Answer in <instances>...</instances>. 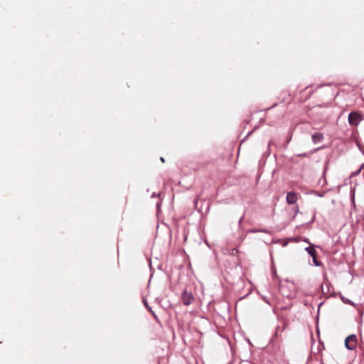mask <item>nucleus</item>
Segmentation results:
<instances>
[{
    "label": "nucleus",
    "mask_w": 364,
    "mask_h": 364,
    "mask_svg": "<svg viewBox=\"0 0 364 364\" xmlns=\"http://www.w3.org/2000/svg\"><path fill=\"white\" fill-rule=\"evenodd\" d=\"M181 301L186 306H188L193 303L195 297L193 293L189 287H186L181 295Z\"/></svg>",
    "instance_id": "f257e3e1"
},
{
    "label": "nucleus",
    "mask_w": 364,
    "mask_h": 364,
    "mask_svg": "<svg viewBox=\"0 0 364 364\" xmlns=\"http://www.w3.org/2000/svg\"><path fill=\"white\" fill-rule=\"evenodd\" d=\"M362 119V115L356 112H350L348 115V122L351 126H358Z\"/></svg>",
    "instance_id": "f03ea898"
},
{
    "label": "nucleus",
    "mask_w": 364,
    "mask_h": 364,
    "mask_svg": "<svg viewBox=\"0 0 364 364\" xmlns=\"http://www.w3.org/2000/svg\"><path fill=\"white\" fill-rule=\"evenodd\" d=\"M345 346L348 350H354L357 346V337L355 335L348 336L345 341Z\"/></svg>",
    "instance_id": "7ed1b4c3"
},
{
    "label": "nucleus",
    "mask_w": 364,
    "mask_h": 364,
    "mask_svg": "<svg viewBox=\"0 0 364 364\" xmlns=\"http://www.w3.org/2000/svg\"><path fill=\"white\" fill-rule=\"evenodd\" d=\"M298 196L295 192H289L287 195V202L289 204H294L297 201Z\"/></svg>",
    "instance_id": "20e7f679"
},
{
    "label": "nucleus",
    "mask_w": 364,
    "mask_h": 364,
    "mask_svg": "<svg viewBox=\"0 0 364 364\" xmlns=\"http://www.w3.org/2000/svg\"><path fill=\"white\" fill-rule=\"evenodd\" d=\"M323 139V134L320 132H316L312 135V141L314 144L321 142Z\"/></svg>",
    "instance_id": "39448f33"
},
{
    "label": "nucleus",
    "mask_w": 364,
    "mask_h": 364,
    "mask_svg": "<svg viewBox=\"0 0 364 364\" xmlns=\"http://www.w3.org/2000/svg\"><path fill=\"white\" fill-rule=\"evenodd\" d=\"M305 250L312 257H315L317 255L316 251L312 246L307 247Z\"/></svg>",
    "instance_id": "423d86ee"
},
{
    "label": "nucleus",
    "mask_w": 364,
    "mask_h": 364,
    "mask_svg": "<svg viewBox=\"0 0 364 364\" xmlns=\"http://www.w3.org/2000/svg\"><path fill=\"white\" fill-rule=\"evenodd\" d=\"M313 258V260H314V264L316 265V266H319L320 263L318 262L317 259H316V256H315V257H312Z\"/></svg>",
    "instance_id": "0eeeda50"
},
{
    "label": "nucleus",
    "mask_w": 364,
    "mask_h": 364,
    "mask_svg": "<svg viewBox=\"0 0 364 364\" xmlns=\"http://www.w3.org/2000/svg\"><path fill=\"white\" fill-rule=\"evenodd\" d=\"M145 305H146V308L149 309V311H151L152 313V314L156 317L154 314L151 311V309L147 306V304L146 303H145Z\"/></svg>",
    "instance_id": "6e6552de"
},
{
    "label": "nucleus",
    "mask_w": 364,
    "mask_h": 364,
    "mask_svg": "<svg viewBox=\"0 0 364 364\" xmlns=\"http://www.w3.org/2000/svg\"><path fill=\"white\" fill-rule=\"evenodd\" d=\"M272 144H273V141H269V146H271V145H272Z\"/></svg>",
    "instance_id": "1a4fd4ad"
},
{
    "label": "nucleus",
    "mask_w": 364,
    "mask_h": 364,
    "mask_svg": "<svg viewBox=\"0 0 364 364\" xmlns=\"http://www.w3.org/2000/svg\"><path fill=\"white\" fill-rule=\"evenodd\" d=\"M161 161L162 162H164V158H162V157H161Z\"/></svg>",
    "instance_id": "9d476101"
}]
</instances>
